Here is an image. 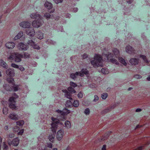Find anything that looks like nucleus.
Masks as SVG:
<instances>
[{
  "mask_svg": "<svg viewBox=\"0 0 150 150\" xmlns=\"http://www.w3.org/2000/svg\"><path fill=\"white\" fill-rule=\"evenodd\" d=\"M56 111L60 115L59 117H57L56 119L54 117L52 118V123L51 124V129L53 133H55L57 128L58 124L59 123L60 120H65V115L70 113L69 110L66 108H64L63 110H57Z\"/></svg>",
  "mask_w": 150,
  "mask_h": 150,
  "instance_id": "nucleus-1",
  "label": "nucleus"
},
{
  "mask_svg": "<svg viewBox=\"0 0 150 150\" xmlns=\"http://www.w3.org/2000/svg\"><path fill=\"white\" fill-rule=\"evenodd\" d=\"M31 18L37 19L32 23V26L35 28H38L44 23L43 18L39 14L33 13L30 15Z\"/></svg>",
  "mask_w": 150,
  "mask_h": 150,
  "instance_id": "nucleus-2",
  "label": "nucleus"
},
{
  "mask_svg": "<svg viewBox=\"0 0 150 150\" xmlns=\"http://www.w3.org/2000/svg\"><path fill=\"white\" fill-rule=\"evenodd\" d=\"M6 81L12 85V86H10L9 84H5L4 86V88L6 90L10 91H18V86L15 84L14 79L13 78H8L6 79Z\"/></svg>",
  "mask_w": 150,
  "mask_h": 150,
  "instance_id": "nucleus-3",
  "label": "nucleus"
},
{
  "mask_svg": "<svg viewBox=\"0 0 150 150\" xmlns=\"http://www.w3.org/2000/svg\"><path fill=\"white\" fill-rule=\"evenodd\" d=\"M37 36L36 39H34L33 40H29L28 41L27 43L28 45L32 46V47L34 49H36L37 50H39L40 49V47L39 46L36 44V41L37 42V40H41L43 38V34L42 32L38 31L37 33Z\"/></svg>",
  "mask_w": 150,
  "mask_h": 150,
  "instance_id": "nucleus-4",
  "label": "nucleus"
},
{
  "mask_svg": "<svg viewBox=\"0 0 150 150\" xmlns=\"http://www.w3.org/2000/svg\"><path fill=\"white\" fill-rule=\"evenodd\" d=\"M20 26L24 28H27L26 30V34L30 36H33L35 35V31L33 28L30 27V23L28 22L23 21L19 24Z\"/></svg>",
  "mask_w": 150,
  "mask_h": 150,
  "instance_id": "nucleus-5",
  "label": "nucleus"
},
{
  "mask_svg": "<svg viewBox=\"0 0 150 150\" xmlns=\"http://www.w3.org/2000/svg\"><path fill=\"white\" fill-rule=\"evenodd\" d=\"M103 60V57L100 54H95L94 56V58L93 60L91 62V64L94 68H97L99 67H102L103 63L102 62Z\"/></svg>",
  "mask_w": 150,
  "mask_h": 150,
  "instance_id": "nucleus-6",
  "label": "nucleus"
},
{
  "mask_svg": "<svg viewBox=\"0 0 150 150\" xmlns=\"http://www.w3.org/2000/svg\"><path fill=\"white\" fill-rule=\"evenodd\" d=\"M23 57V55L18 52H14L11 54L8 57V59L11 60H13L17 62H19L21 61V58Z\"/></svg>",
  "mask_w": 150,
  "mask_h": 150,
  "instance_id": "nucleus-7",
  "label": "nucleus"
},
{
  "mask_svg": "<svg viewBox=\"0 0 150 150\" xmlns=\"http://www.w3.org/2000/svg\"><path fill=\"white\" fill-rule=\"evenodd\" d=\"M18 98V95L15 93H14L13 94V96L10 97L9 99V107L10 108L13 110H15L16 109V102L15 100Z\"/></svg>",
  "mask_w": 150,
  "mask_h": 150,
  "instance_id": "nucleus-8",
  "label": "nucleus"
},
{
  "mask_svg": "<svg viewBox=\"0 0 150 150\" xmlns=\"http://www.w3.org/2000/svg\"><path fill=\"white\" fill-rule=\"evenodd\" d=\"M18 48L21 50H26L28 48V45L22 42H21L18 44Z\"/></svg>",
  "mask_w": 150,
  "mask_h": 150,
  "instance_id": "nucleus-9",
  "label": "nucleus"
},
{
  "mask_svg": "<svg viewBox=\"0 0 150 150\" xmlns=\"http://www.w3.org/2000/svg\"><path fill=\"white\" fill-rule=\"evenodd\" d=\"M19 139L18 137H16L14 139L11 143H10L9 141H8V144L9 145L11 144L15 146H17L19 144Z\"/></svg>",
  "mask_w": 150,
  "mask_h": 150,
  "instance_id": "nucleus-10",
  "label": "nucleus"
},
{
  "mask_svg": "<svg viewBox=\"0 0 150 150\" xmlns=\"http://www.w3.org/2000/svg\"><path fill=\"white\" fill-rule=\"evenodd\" d=\"M64 132L63 130L62 129L58 131L57 134V139L59 140H61L62 138Z\"/></svg>",
  "mask_w": 150,
  "mask_h": 150,
  "instance_id": "nucleus-11",
  "label": "nucleus"
},
{
  "mask_svg": "<svg viewBox=\"0 0 150 150\" xmlns=\"http://www.w3.org/2000/svg\"><path fill=\"white\" fill-rule=\"evenodd\" d=\"M139 59L136 58H132L129 61L132 65H135L138 64L139 62Z\"/></svg>",
  "mask_w": 150,
  "mask_h": 150,
  "instance_id": "nucleus-12",
  "label": "nucleus"
},
{
  "mask_svg": "<svg viewBox=\"0 0 150 150\" xmlns=\"http://www.w3.org/2000/svg\"><path fill=\"white\" fill-rule=\"evenodd\" d=\"M6 73L8 76L13 77L14 76V71L13 69H9L6 71Z\"/></svg>",
  "mask_w": 150,
  "mask_h": 150,
  "instance_id": "nucleus-13",
  "label": "nucleus"
},
{
  "mask_svg": "<svg viewBox=\"0 0 150 150\" xmlns=\"http://www.w3.org/2000/svg\"><path fill=\"white\" fill-rule=\"evenodd\" d=\"M5 46L8 49H12L14 47L15 43L13 42H8L5 44Z\"/></svg>",
  "mask_w": 150,
  "mask_h": 150,
  "instance_id": "nucleus-14",
  "label": "nucleus"
},
{
  "mask_svg": "<svg viewBox=\"0 0 150 150\" xmlns=\"http://www.w3.org/2000/svg\"><path fill=\"white\" fill-rule=\"evenodd\" d=\"M80 72L79 71L76 72L75 73H72L70 74V76L71 78L74 79H76L78 75H79L81 77H82L83 75L82 74L80 73Z\"/></svg>",
  "mask_w": 150,
  "mask_h": 150,
  "instance_id": "nucleus-15",
  "label": "nucleus"
},
{
  "mask_svg": "<svg viewBox=\"0 0 150 150\" xmlns=\"http://www.w3.org/2000/svg\"><path fill=\"white\" fill-rule=\"evenodd\" d=\"M126 51L129 54H132L134 52V49L132 46L128 45L126 47Z\"/></svg>",
  "mask_w": 150,
  "mask_h": 150,
  "instance_id": "nucleus-16",
  "label": "nucleus"
},
{
  "mask_svg": "<svg viewBox=\"0 0 150 150\" xmlns=\"http://www.w3.org/2000/svg\"><path fill=\"white\" fill-rule=\"evenodd\" d=\"M63 92L65 93V96L66 97L69 99L72 100V99L71 97V93L70 92H69L66 90H62Z\"/></svg>",
  "mask_w": 150,
  "mask_h": 150,
  "instance_id": "nucleus-17",
  "label": "nucleus"
},
{
  "mask_svg": "<svg viewBox=\"0 0 150 150\" xmlns=\"http://www.w3.org/2000/svg\"><path fill=\"white\" fill-rule=\"evenodd\" d=\"M8 117L9 118L11 119L15 120H18V115L15 113H13L9 115Z\"/></svg>",
  "mask_w": 150,
  "mask_h": 150,
  "instance_id": "nucleus-18",
  "label": "nucleus"
},
{
  "mask_svg": "<svg viewBox=\"0 0 150 150\" xmlns=\"http://www.w3.org/2000/svg\"><path fill=\"white\" fill-rule=\"evenodd\" d=\"M79 72L83 75L82 77L84 76V74L87 75L89 74V71L86 69H83Z\"/></svg>",
  "mask_w": 150,
  "mask_h": 150,
  "instance_id": "nucleus-19",
  "label": "nucleus"
},
{
  "mask_svg": "<svg viewBox=\"0 0 150 150\" xmlns=\"http://www.w3.org/2000/svg\"><path fill=\"white\" fill-rule=\"evenodd\" d=\"M45 6L48 9H51L52 7V4L48 1H46L45 4Z\"/></svg>",
  "mask_w": 150,
  "mask_h": 150,
  "instance_id": "nucleus-20",
  "label": "nucleus"
},
{
  "mask_svg": "<svg viewBox=\"0 0 150 150\" xmlns=\"http://www.w3.org/2000/svg\"><path fill=\"white\" fill-rule=\"evenodd\" d=\"M23 35V33L22 31L20 32L14 38V40H16L21 38Z\"/></svg>",
  "mask_w": 150,
  "mask_h": 150,
  "instance_id": "nucleus-21",
  "label": "nucleus"
},
{
  "mask_svg": "<svg viewBox=\"0 0 150 150\" xmlns=\"http://www.w3.org/2000/svg\"><path fill=\"white\" fill-rule=\"evenodd\" d=\"M0 65L3 67L5 68H7L8 65L6 62H4L2 59L0 60Z\"/></svg>",
  "mask_w": 150,
  "mask_h": 150,
  "instance_id": "nucleus-22",
  "label": "nucleus"
},
{
  "mask_svg": "<svg viewBox=\"0 0 150 150\" xmlns=\"http://www.w3.org/2000/svg\"><path fill=\"white\" fill-rule=\"evenodd\" d=\"M54 9L52 10V11H50V13H46L44 15V17H45L46 19H49L50 18L51 16V13H53L54 11Z\"/></svg>",
  "mask_w": 150,
  "mask_h": 150,
  "instance_id": "nucleus-23",
  "label": "nucleus"
},
{
  "mask_svg": "<svg viewBox=\"0 0 150 150\" xmlns=\"http://www.w3.org/2000/svg\"><path fill=\"white\" fill-rule=\"evenodd\" d=\"M118 60L120 63L125 66L127 65V63L125 62V60L122 57H120L118 58Z\"/></svg>",
  "mask_w": 150,
  "mask_h": 150,
  "instance_id": "nucleus-24",
  "label": "nucleus"
},
{
  "mask_svg": "<svg viewBox=\"0 0 150 150\" xmlns=\"http://www.w3.org/2000/svg\"><path fill=\"white\" fill-rule=\"evenodd\" d=\"M113 52L116 57L119 56L120 54V52L117 48H114L113 50Z\"/></svg>",
  "mask_w": 150,
  "mask_h": 150,
  "instance_id": "nucleus-25",
  "label": "nucleus"
},
{
  "mask_svg": "<svg viewBox=\"0 0 150 150\" xmlns=\"http://www.w3.org/2000/svg\"><path fill=\"white\" fill-rule=\"evenodd\" d=\"M140 57L142 58L143 60L146 63L149 64V62L148 59H147L146 56L143 55H140Z\"/></svg>",
  "mask_w": 150,
  "mask_h": 150,
  "instance_id": "nucleus-26",
  "label": "nucleus"
},
{
  "mask_svg": "<svg viewBox=\"0 0 150 150\" xmlns=\"http://www.w3.org/2000/svg\"><path fill=\"white\" fill-rule=\"evenodd\" d=\"M72 105V102H71V101L70 100H68L66 101L65 105L67 107H68V108H70Z\"/></svg>",
  "mask_w": 150,
  "mask_h": 150,
  "instance_id": "nucleus-27",
  "label": "nucleus"
},
{
  "mask_svg": "<svg viewBox=\"0 0 150 150\" xmlns=\"http://www.w3.org/2000/svg\"><path fill=\"white\" fill-rule=\"evenodd\" d=\"M48 139L51 142H53L55 139V136L53 135H51L49 136Z\"/></svg>",
  "mask_w": 150,
  "mask_h": 150,
  "instance_id": "nucleus-28",
  "label": "nucleus"
},
{
  "mask_svg": "<svg viewBox=\"0 0 150 150\" xmlns=\"http://www.w3.org/2000/svg\"><path fill=\"white\" fill-rule=\"evenodd\" d=\"M64 124L65 126L67 128H69L71 127V125L70 121H66L65 122Z\"/></svg>",
  "mask_w": 150,
  "mask_h": 150,
  "instance_id": "nucleus-29",
  "label": "nucleus"
},
{
  "mask_svg": "<svg viewBox=\"0 0 150 150\" xmlns=\"http://www.w3.org/2000/svg\"><path fill=\"white\" fill-rule=\"evenodd\" d=\"M113 108L114 107H112V106L110 108H108L104 110L102 112L103 114L107 113V112H109L112 109H113Z\"/></svg>",
  "mask_w": 150,
  "mask_h": 150,
  "instance_id": "nucleus-30",
  "label": "nucleus"
},
{
  "mask_svg": "<svg viewBox=\"0 0 150 150\" xmlns=\"http://www.w3.org/2000/svg\"><path fill=\"white\" fill-rule=\"evenodd\" d=\"M68 90L71 93H75L76 91L74 88L71 87H69L68 88Z\"/></svg>",
  "mask_w": 150,
  "mask_h": 150,
  "instance_id": "nucleus-31",
  "label": "nucleus"
},
{
  "mask_svg": "<svg viewBox=\"0 0 150 150\" xmlns=\"http://www.w3.org/2000/svg\"><path fill=\"white\" fill-rule=\"evenodd\" d=\"M16 123L17 125L22 126L24 124V122L23 120H21L17 122Z\"/></svg>",
  "mask_w": 150,
  "mask_h": 150,
  "instance_id": "nucleus-32",
  "label": "nucleus"
},
{
  "mask_svg": "<svg viewBox=\"0 0 150 150\" xmlns=\"http://www.w3.org/2000/svg\"><path fill=\"white\" fill-rule=\"evenodd\" d=\"M8 109L7 107H4L3 108V112L4 114L6 115L8 113Z\"/></svg>",
  "mask_w": 150,
  "mask_h": 150,
  "instance_id": "nucleus-33",
  "label": "nucleus"
},
{
  "mask_svg": "<svg viewBox=\"0 0 150 150\" xmlns=\"http://www.w3.org/2000/svg\"><path fill=\"white\" fill-rule=\"evenodd\" d=\"M110 61L111 62L117 65H118L119 63L118 61L114 58H112L110 59Z\"/></svg>",
  "mask_w": 150,
  "mask_h": 150,
  "instance_id": "nucleus-34",
  "label": "nucleus"
},
{
  "mask_svg": "<svg viewBox=\"0 0 150 150\" xmlns=\"http://www.w3.org/2000/svg\"><path fill=\"white\" fill-rule=\"evenodd\" d=\"M72 104L74 107H78L79 105V102L78 100H75L74 101L73 104L72 103Z\"/></svg>",
  "mask_w": 150,
  "mask_h": 150,
  "instance_id": "nucleus-35",
  "label": "nucleus"
},
{
  "mask_svg": "<svg viewBox=\"0 0 150 150\" xmlns=\"http://www.w3.org/2000/svg\"><path fill=\"white\" fill-rule=\"evenodd\" d=\"M2 147L4 150H7L8 149V146L7 145L6 143V142H3Z\"/></svg>",
  "mask_w": 150,
  "mask_h": 150,
  "instance_id": "nucleus-36",
  "label": "nucleus"
},
{
  "mask_svg": "<svg viewBox=\"0 0 150 150\" xmlns=\"http://www.w3.org/2000/svg\"><path fill=\"white\" fill-rule=\"evenodd\" d=\"M101 71L102 73L104 74H107L109 73L108 71L103 68L102 69Z\"/></svg>",
  "mask_w": 150,
  "mask_h": 150,
  "instance_id": "nucleus-37",
  "label": "nucleus"
},
{
  "mask_svg": "<svg viewBox=\"0 0 150 150\" xmlns=\"http://www.w3.org/2000/svg\"><path fill=\"white\" fill-rule=\"evenodd\" d=\"M108 96V94L107 93H104L101 95V97L103 99H105Z\"/></svg>",
  "mask_w": 150,
  "mask_h": 150,
  "instance_id": "nucleus-38",
  "label": "nucleus"
},
{
  "mask_svg": "<svg viewBox=\"0 0 150 150\" xmlns=\"http://www.w3.org/2000/svg\"><path fill=\"white\" fill-rule=\"evenodd\" d=\"M13 129L14 132H18L20 128L16 126L13 128Z\"/></svg>",
  "mask_w": 150,
  "mask_h": 150,
  "instance_id": "nucleus-39",
  "label": "nucleus"
},
{
  "mask_svg": "<svg viewBox=\"0 0 150 150\" xmlns=\"http://www.w3.org/2000/svg\"><path fill=\"white\" fill-rule=\"evenodd\" d=\"M70 85L71 86L73 87H75L77 86V84L76 83L72 81L70 83Z\"/></svg>",
  "mask_w": 150,
  "mask_h": 150,
  "instance_id": "nucleus-40",
  "label": "nucleus"
},
{
  "mask_svg": "<svg viewBox=\"0 0 150 150\" xmlns=\"http://www.w3.org/2000/svg\"><path fill=\"white\" fill-rule=\"evenodd\" d=\"M111 133V132H109L105 134H107L106 137H104V138L103 139V140H105L109 136L110 134Z\"/></svg>",
  "mask_w": 150,
  "mask_h": 150,
  "instance_id": "nucleus-41",
  "label": "nucleus"
},
{
  "mask_svg": "<svg viewBox=\"0 0 150 150\" xmlns=\"http://www.w3.org/2000/svg\"><path fill=\"white\" fill-rule=\"evenodd\" d=\"M11 66L15 68H18V66L14 63H12Z\"/></svg>",
  "mask_w": 150,
  "mask_h": 150,
  "instance_id": "nucleus-42",
  "label": "nucleus"
},
{
  "mask_svg": "<svg viewBox=\"0 0 150 150\" xmlns=\"http://www.w3.org/2000/svg\"><path fill=\"white\" fill-rule=\"evenodd\" d=\"M84 112L86 115H88L90 113V110L89 108H86L85 111Z\"/></svg>",
  "mask_w": 150,
  "mask_h": 150,
  "instance_id": "nucleus-43",
  "label": "nucleus"
},
{
  "mask_svg": "<svg viewBox=\"0 0 150 150\" xmlns=\"http://www.w3.org/2000/svg\"><path fill=\"white\" fill-rule=\"evenodd\" d=\"M83 93L80 92L78 94V96L79 98H81L83 97Z\"/></svg>",
  "mask_w": 150,
  "mask_h": 150,
  "instance_id": "nucleus-44",
  "label": "nucleus"
},
{
  "mask_svg": "<svg viewBox=\"0 0 150 150\" xmlns=\"http://www.w3.org/2000/svg\"><path fill=\"white\" fill-rule=\"evenodd\" d=\"M24 132V129H22L20 130L19 132H18V134L19 135H22Z\"/></svg>",
  "mask_w": 150,
  "mask_h": 150,
  "instance_id": "nucleus-45",
  "label": "nucleus"
},
{
  "mask_svg": "<svg viewBox=\"0 0 150 150\" xmlns=\"http://www.w3.org/2000/svg\"><path fill=\"white\" fill-rule=\"evenodd\" d=\"M144 148L143 146H140L135 149L134 150H142Z\"/></svg>",
  "mask_w": 150,
  "mask_h": 150,
  "instance_id": "nucleus-46",
  "label": "nucleus"
},
{
  "mask_svg": "<svg viewBox=\"0 0 150 150\" xmlns=\"http://www.w3.org/2000/svg\"><path fill=\"white\" fill-rule=\"evenodd\" d=\"M142 76L136 74L134 76V77L137 79H140L142 78Z\"/></svg>",
  "mask_w": 150,
  "mask_h": 150,
  "instance_id": "nucleus-47",
  "label": "nucleus"
},
{
  "mask_svg": "<svg viewBox=\"0 0 150 150\" xmlns=\"http://www.w3.org/2000/svg\"><path fill=\"white\" fill-rule=\"evenodd\" d=\"M98 100V97L97 95H95L94 96V99L93 100L94 101L96 102Z\"/></svg>",
  "mask_w": 150,
  "mask_h": 150,
  "instance_id": "nucleus-48",
  "label": "nucleus"
},
{
  "mask_svg": "<svg viewBox=\"0 0 150 150\" xmlns=\"http://www.w3.org/2000/svg\"><path fill=\"white\" fill-rule=\"evenodd\" d=\"M47 147L49 148H51L52 147V144L50 143H47Z\"/></svg>",
  "mask_w": 150,
  "mask_h": 150,
  "instance_id": "nucleus-49",
  "label": "nucleus"
},
{
  "mask_svg": "<svg viewBox=\"0 0 150 150\" xmlns=\"http://www.w3.org/2000/svg\"><path fill=\"white\" fill-rule=\"evenodd\" d=\"M88 55L86 54H84L82 56L83 59H85L88 57Z\"/></svg>",
  "mask_w": 150,
  "mask_h": 150,
  "instance_id": "nucleus-50",
  "label": "nucleus"
},
{
  "mask_svg": "<svg viewBox=\"0 0 150 150\" xmlns=\"http://www.w3.org/2000/svg\"><path fill=\"white\" fill-rule=\"evenodd\" d=\"M18 68L20 70L22 71H24V68L22 66H18Z\"/></svg>",
  "mask_w": 150,
  "mask_h": 150,
  "instance_id": "nucleus-51",
  "label": "nucleus"
},
{
  "mask_svg": "<svg viewBox=\"0 0 150 150\" xmlns=\"http://www.w3.org/2000/svg\"><path fill=\"white\" fill-rule=\"evenodd\" d=\"M90 87L92 88H95L96 87V85L95 84H92L90 85Z\"/></svg>",
  "mask_w": 150,
  "mask_h": 150,
  "instance_id": "nucleus-52",
  "label": "nucleus"
},
{
  "mask_svg": "<svg viewBox=\"0 0 150 150\" xmlns=\"http://www.w3.org/2000/svg\"><path fill=\"white\" fill-rule=\"evenodd\" d=\"M14 134H12V133H11V134H9V135H8V137H9V138H12L13 137H14Z\"/></svg>",
  "mask_w": 150,
  "mask_h": 150,
  "instance_id": "nucleus-53",
  "label": "nucleus"
},
{
  "mask_svg": "<svg viewBox=\"0 0 150 150\" xmlns=\"http://www.w3.org/2000/svg\"><path fill=\"white\" fill-rule=\"evenodd\" d=\"M106 145L105 144H104L102 148V150H106Z\"/></svg>",
  "mask_w": 150,
  "mask_h": 150,
  "instance_id": "nucleus-54",
  "label": "nucleus"
},
{
  "mask_svg": "<svg viewBox=\"0 0 150 150\" xmlns=\"http://www.w3.org/2000/svg\"><path fill=\"white\" fill-rule=\"evenodd\" d=\"M133 0H127V2L128 4H130L132 2Z\"/></svg>",
  "mask_w": 150,
  "mask_h": 150,
  "instance_id": "nucleus-55",
  "label": "nucleus"
},
{
  "mask_svg": "<svg viewBox=\"0 0 150 150\" xmlns=\"http://www.w3.org/2000/svg\"><path fill=\"white\" fill-rule=\"evenodd\" d=\"M71 16V14L69 13H67L66 15V17L69 18Z\"/></svg>",
  "mask_w": 150,
  "mask_h": 150,
  "instance_id": "nucleus-56",
  "label": "nucleus"
},
{
  "mask_svg": "<svg viewBox=\"0 0 150 150\" xmlns=\"http://www.w3.org/2000/svg\"><path fill=\"white\" fill-rule=\"evenodd\" d=\"M78 8H74L73 11L74 12H76L78 11Z\"/></svg>",
  "mask_w": 150,
  "mask_h": 150,
  "instance_id": "nucleus-57",
  "label": "nucleus"
},
{
  "mask_svg": "<svg viewBox=\"0 0 150 150\" xmlns=\"http://www.w3.org/2000/svg\"><path fill=\"white\" fill-rule=\"evenodd\" d=\"M142 110L140 108H137L136 110V112H139L141 111Z\"/></svg>",
  "mask_w": 150,
  "mask_h": 150,
  "instance_id": "nucleus-58",
  "label": "nucleus"
},
{
  "mask_svg": "<svg viewBox=\"0 0 150 150\" xmlns=\"http://www.w3.org/2000/svg\"><path fill=\"white\" fill-rule=\"evenodd\" d=\"M4 129L6 130H8V126H5L4 127Z\"/></svg>",
  "mask_w": 150,
  "mask_h": 150,
  "instance_id": "nucleus-59",
  "label": "nucleus"
},
{
  "mask_svg": "<svg viewBox=\"0 0 150 150\" xmlns=\"http://www.w3.org/2000/svg\"><path fill=\"white\" fill-rule=\"evenodd\" d=\"M140 127V126L139 125H138L137 126H136V127L135 128V129H137L139 128Z\"/></svg>",
  "mask_w": 150,
  "mask_h": 150,
  "instance_id": "nucleus-60",
  "label": "nucleus"
},
{
  "mask_svg": "<svg viewBox=\"0 0 150 150\" xmlns=\"http://www.w3.org/2000/svg\"><path fill=\"white\" fill-rule=\"evenodd\" d=\"M147 80L150 81V76H148L147 78Z\"/></svg>",
  "mask_w": 150,
  "mask_h": 150,
  "instance_id": "nucleus-61",
  "label": "nucleus"
},
{
  "mask_svg": "<svg viewBox=\"0 0 150 150\" xmlns=\"http://www.w3.org/2000/svg\"><path fill=\"white\" fill-rule=\"evenodd\" d=\"M2 141V138L0 136V144L1 143Z\"/></svg>",
  "mask_w": 150,
  "mask_h": 150,
  "instance_id": "nucleus-62",
  "label": "nucleus"
},
{
  "mask_svg": "<svg viewBox=\"0 0 150 150\" xmlns=\"http://www.w3.org/2000/svg\"><path fill=\"white\" fill-rule=\"evenodd\" d=\"M132 88L130 87L128 88V91H130L132 89Z\"/></svg>",
  "mask_w": 150,
  "mask_h": 150,
  "instance_id": "nucleus-63",
  "label": "nucleus"
},
{
  "mask_svg": "<svg viewBox=\"0 0 150 150\" xmlns=\"http://www.w3.org/2000/svg\"><path fill=\"white\" fill-rule=\"evenodd\" d=\"M52 150H57V148H53Z\"/></svg>",
  "mask_w": 150,
  "mask_h": 150,
  "instance_id": "nucleus-64",
  "label": "nucleus"
}]
</instances>
